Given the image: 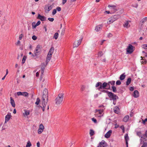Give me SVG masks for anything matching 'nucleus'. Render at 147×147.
Masks as SVG:
<instances>
[{
  "label": "nucleus",
  "instance_id": "nucleus-1",
  "mask_svg": "<svg viewBox=\"0 0 147 147\" xmlns=\"http://www.w3.org/2000/svg\"><path fill=\"white\" fill-rule=\"evenodd\" d=\"M64 98V94H59L55 99V103L57 105H59L62 102Z\"/></svg>",
  "mask_w": 147,
  "mask_h": 147
},
{
  "label": "nucleus",
  "instance_id": "nucleus-2",
  "mask_svg": "<svg viewBox=\"0 0 147 147\" xmlns=\"http://www.w3.org/2000/svg\"><path fill=\"white\" fill-rule=\"evenodd\" d=\"M54 47L53 46L51 47L47 54V63L48 62H49L51 60L52 55L54 52Z\"/></svg>",
  "mask_w": 147,
  "mask_h": 147
},
{
  "label": "nucleus",
  "instance_id": "nucleus-3",
  "mask_svg": "<svg viewBox=\"0 0 147 147\" xmlns=\"http://www.w3.org/2000/svg\"><path fill=\"white\" fill-rule=\"evenodd\" d=\"M46 93V91L45 90H44L43 92V95L42 97V105L43 106L42 109L43 111H45V107L46 106V105L45 103V99L46 98V94H45Z\"/></svg>",
  "mask_w": 147,
  "mask_h": 147
},
{
  "label": "nucleus",
  "instance_id": "nucleus-4",
  "mask_svg": "<svg viewBox=\"0 0 147 147\" xmlns=\"http://www.w3.org/2000/svg\"><path fill=\"white\" fill-rule=\"evenodd\" d=\"M108 96L110 99L113 100L114 101L118 98V97L116 95L111 92H109Z\"/></svg>",
  "mask_w": 147,
  "mask_h": 147
},
{
  "label": "nucleus",
  "instance_id": "nucleus-5",
  "mask_svg": "<svg viewBox=\"0 0 147 147\" xmlns=\"http://www.w3.org/2000/svg\"><path fill=\"white\" fill-rule=\"evenodd\" d=\"M103 112L102 110H98L96 109L95 111V116L96 117H101L103 116L102 115H101L102 113Z\"/></svg>",
  "mask_w": 147,
  "mask_h": 147
},
{
  "label": "nucleus",
  "instance_id": "nucleus-6",
  "mask_svg": "<svg viewBox=\"0 0 147 147\" xmlns=\"http://www.w3.org/2000/svg\"><path fill=\"white\" fill-rule=\"evenodd\" d=\"M134 47L131 45L129 44L127 48V52L129 53H131L134 51Z\"/></svg>",
  "mask_w": 147,
  "mask_h": 147
},
{
  "label": "nucleus",
  "instance_id": "nucleus-7",
  "mask_svg": "<svg viewBox=\"0 0 147 147\" xmlns=\"http://www.w3.org/2000/svg\"><path fill=\"white\" fill-rule=\"evenodd\" d=\"M82 39L81 38L77 41H75L73 44V47L75 48L78 47L81 42Z\"/></svg>",
  "mask_w": 147,
  "mask_h": 147
},
{
  "label": "nucleus",
  "instance_id": "nucleus-8",
  "mask_svg": "<svg viewBox=\"0 0 147 147\" xmlns=\"http://www.w3.org/2000/svg\"><path fill=\"white\" fill-rule=\"evenodd\" d=\"M107 87V83L106 82H104L102 83V84H101V85L99 86L98 88V89L99 90H100L101 89H106V88Z\"/></svg>",
  "mask_w": 147,
  "mask_h": 147
},
{
  "label": "nucleus",
  "instance_id": "nucleus-9",
  "mask_svg": "<svg viewBox=\"0 0 147 147\" xmlns=\"http://www.w3.org/2000/svg\"><path fill=\"white\" fill-rule=\"evenodd\" d=\"M108 7L110 8V10L112 11L111 13H113L117 11V9H116V6L115 5H109Z\"/></svg>",
  "mask_w": 147,
  "mask_h": 147
},
{
  "label": "nucleus",
  "instance_id": "nucleus-10",
  "mask_svg": "<svg viewBox=\"0 0 147 147\" xmlns=\"http://www.w3.org/2000/svg\"><path fill=\"white\" fill-rule=\"evenodd\" d=\"M37 19H40L42 21H45L46 20V18L45 16H42L39 14L38 15Z\"/></svg>",
  "mask_w": 147,
  "mask_h": 147
},
{
  "label": "nucleus",
  "instance_id": "nucleus-11",
  "mask_svg": "<svg viewBox=\"0 0 147 147\" xmlns=\"http://www.w3.org/2000/svg\"><path fill=\"white\" fill-rule=\"evenodd\" d=\"M44 129V127L42 124H41L39 126V128L38 130V134H40L42 133Z\"/></svg>",
  "mask_w": 147,
  "mask_h": 147
},
{
  "label": "nucleus",
  "instance_id": "nucleus-12",
  "mask_svg": "<svg viewBox=\"0 0 147 147\" xmlns=\"http://www.w3.org/2000/svg\"><path fill=\"white\" fill-rule=\"evenodd\" d=\"M102 27V24L98 25L95 27V30L96 32H98L101 29Z\"/></svg>",
  "mask_w": 147,
  "mask_h": 147
},
{
  "label": "nucleus",
  "instance_id": "nucleus-13",
  "mask_svg": "<svg viewBox=\"0 0 147 147\" xmlns=\"http://www.w3.org/2000/svg\"><path fill=\"white\" fill-rule=\"evenodd\" d=\"M47 137L49 139L52 140L55 137L54 135L51 132H48Z\"/></svg>",
  "mask_w": 147,
  "mask_h": 147
},
{
  "label": "nucleus",
  "instance_id": "nucleus-14",
  "mask_svg": "<svg viewBox=\"0 0 147 147\" xmlns=\"http://www.w3.org/2000/svg\"><path fill=\"white\" fill-rule=\"evenodd\" d=\"M112 133V131L111 130H109L107 133L105 135V137L106 138H109Z\"/></svg>",
  "mask_w": 147,
  "mask_h": 147
},
{
  "label": "nucleus",
  "instance_id": "nucleus-15",
  "mask_svg": "<svg viewBox=\"0 0 147 147\" xmlns=\"http://www.w3.org/2000/svg\"><path fill=\"white\" fill-rule=\"evenodd\" d=\"M106 145L104 141H102L99 144L98 147H106Z\"/></svg>",
  "mask_w": 147,
  "mask_h": 147
},
{
  "label": "nucleus",
  "instance_id": "nucleus-16",
  "mask_svg": "<svg viewBox=\"0 0 147 147\" xmlns=\"http://www.w3.org/2000/svg\"><path fill=\"white\" fill-rule=\"evenodd\" d=\"M139 92L137 90H135L133 93V96L135 98H137L139 96Z\"/></svg>",
  "mask_w": 147,
  "mask_h": 147
},
{
  "label": "nucleus",
  "instance_id": "nucleus-17",
  "mask_svg": "<svg viewBox=\"0 0 147 147\" xmlns=\"http://www.w3.org/2000/svg\"><path fill=\"white\" fill-rule=\"evenodd\" d=\"M40 48V46L39 45H37L36 47V49L34 51V54H35V55H36L37 53L39 52V51H38V50Z\"/></svg>",
  "mask_w": 147,
  "mask_h": 147
},
{
  "label": "nucleus",
  "instance_id": "nucleus-18",
  "mask_svg": "<svg viewBox=\"0 0 147 147\" xmlns=\"http://www.w3.org/2000/svg\"><path fill=\"white\" fill-rule=\"evenodd\" d=\"M124 138L126 141V144L127 145V147H128V141L129 140V137L127 134H125L124 136Z\"/></svg>",
  "mask_w": 147,
  "mask_h": 147
},
{
  "label": "nucleus",
  "instance_id": "nucleus-19",
  "mask_svg": "<svg viewBox=\"0 0 147 147\" xmlns=\"http://www.w3.org/2000/svg\"><path fill=\"white\" fill-rule=\"evenodd\" d=\"M10 103L13 107H15L16 105L14 100L13 99V98L11 97H10Z\"/></svg>",
  "mask_w": 147,
  "mask_h": 147
},
{
  "label": "nucleus",
  "instance_id": "nucleus-20",
  "mask_svg": "<svg viewBox=\"0 0 147 147\" xmlns=\"http://www.w3.org/2000/svg\"><path fill=\"white\" fill-rule=\"evenodd\" d=\"M123 26L126 28L129 27L130 26V25L129 24V21H126L123 24Z\"/></svg>",
  "mask_w": 147,
  "mask_h": 147
},
{
  "label": "nucleus",
  "instance_id": "nucleus-21",
  "mask_svg": "<svg viewBox=\"0 0 147 147\" xmlns=\"http://www.w3.org/2000/svg\"><path fill=\"white\" fill-rule=\"evenodd\" d=\"M114 112L117 114H118L119 113V109L118 107H115L113 109Z\"/></svg>",
  "mask_w": 147,
  "mask_h": 147
},
{
  "label": "nucleus",
  "instance_id": "nucleus-22",
  "mask_svg": "<svg viewBox=\"0 0 147 147\" xmlns=\"http://www.w3.org/2000/svg\"><path fill=\"white\" fill-rule=\"evenodd\" d=\"M11 117V115L10 114H8L5 117V122L6 121H8L9 120Z\"/></svg>",
  "mask_w": 147,
  "mask_h": 147
},
{
  "label": "nucleus",
  "instance_id": "nucleus-23",
  "mask_svg": "<svg viewBox=\"0 0 147 147\" xmlns=\"http://www.w3.org/2000/svg\"><path fill=\"white\" fill-rule=\"evenodd\" d=\"M46 66L45 65H44V66H42L41 68V76H43L44 75V70Z\"/></svg>",
  "mask_w": 147,
  "mask_h": 147
},
{
  "label": "nucleus",
  "instance_id": "nucleus-24",
  "mask_svg": "<svg viewBox=\"0 0 147 147\" xmlns=\"http://www.w3.org/2000/svg\"><path fill=\"white\" fill-rule=\"evenodd\" d=\"M114 21L113 18L111 17L108 19V21H107V23L108 24H111L113 23Z\"/></svg>",
  "mask_w": 147,
  "mask_h": 147
},
{
  "label": "nucleus",
  "instance_id": "nucleus-25",
  "mask_svg": "<svg viewBox=\"0 0 147 147\" xmlns=\"http://www.w3.org/2000/svg\"><path fill=\"white\" fill-rule=\"evenodd\" d=\"M112 17L113 19V20H114V21H115V20L119 18L120 17V16L119 15H116L114 16L113 17Z\"/></svg>",
  "mask_w": 147,
  "mask_h": 147
},
{
  "label": "nucleus",
  "instance_id": "nucleus-26",
  "mask_svg": "<svg viewBox=\"0 0 147 147\" xmlns=\"http://www.w3.org/2000/svg\"><path fill=\"white\" fill-rule=\"evenodd\" d=\"M125 75L124 74V73H123L121 76L119 77V79L121 80H123L125 79Z\"/></svg>",
  "mask_w": 147,
  "mask_h": 147
},
{
  "label": "nucleus",
  "instance_id": "nucleus-27",
  "mask_svg": "<svg viewBox=\"0 0 147 147\" xmlns=\"http://www.w3.org/2000/svg\"><path fill=\"white\" fill-rule=\"evenodd\" d=\"M129 119V116L126 115L123 118V121L125 122H126Z\"/></svg>",
  "mask_w": 147,
  "mask_h": 147
},
{
  "label": "nucleus",
  "instance_id": "nucleus-28",
  "mask_svg": "<svg viewBox=\"0 0 147 147\" xmlns=\"http://www.w3.org/2000/svg\"><path fill=\"white\" fill-rule=\"evenodd\" d=\"M131 79L130 78H128L126 82V85L128 86L131 83Z\"/></svg>",
  "mask_w": 147,
  "mask_h": 147
},
{
  "label": "nucleus",
  "instance_id": "nucleus-29",
  "mask_svg": "<svg viewBox=\"0 0 147 147\" xmlns=\"http://www.w3.org/2000/svg\"><path fill=\"white\" fill-rule=\"evenodd\" d=\"M58 35L59 34L57 32L55 33L54 35V38L56 40L58 38Z\"/></svg>",
  "mask_w": 147,
  "mask_h": 147
},
{
  "label": "nucleus",
  "instance_id": "nucleus-30",
  "mask_svg": "<svg viewBox=\"0 0 147 147\" xmlns=\"http://www.w3.org/2000/svg\"><path fill=\"white\" fill-rule=\"evenodd\" d=\"M28 95V93L27 92H22V95L23 96L25 97H27Z\"/></svg>",
  "mask_w": 147,
  "mask_h": 147
},
{
  "label": "nucleus",
  "instance_id": "nucleus-31",
  "mask_svg": "<svg viewBox=\"0 0 147 147\" xmlns=\"http://www.w3.org/2000/svg\"><path fill=\"white\" fill-rule=\"evenodd\" d=\"M94 131L92 129L90 130V134L91 136H93L94 134Z\"/></svg>",
  "mask_w": 147,
  "mask_h": 147
},
{
  "label": "nucleus",
  "instance_id": "nucleus-32",
  "mask_svg": "<svg viewBox=\"0 0 147 147\" xmlns=\"http://www.w3.org/2000/svg\"><path fill=\"white\" fill-rule=\"evenodd\" d=\"M32 145L31 144L29 141H28L26 145V147H30Z\"/></svg>",
  "mask_w": 147,
  "mask_h": 147
},
{
  "label": "nucleus",
  "instance_id": "nucleus-33",
  "mask_svg": "<svg viewBox=\"0 0 147 147\" xmlns=\"http://www.w3.org/2000/svg\"><path fill=\"white\" fill-rule=\"evenodd\" d=\"M102 83L101 82H98L96 83V84L95 85V87H98L99 86H100V85H101Z\"/></svg>",
  "mask_w": 147,
  "mask_h": 147
},
{
  "label": "nucleus",
  "instance_id": "nucleus-34",
  "mask_svg": "<svg viewBox=\"0 0 147 147\" xmlns=\"http://www.w3.org/2000/svg\"><path fill=\"white\" fill-rule=\"evenodd\" d=\"M147 20V17H145V18H143L141 20V22H142V23H144L145 22H146V21Z\"/></svg>",
  "mask_w": 147,
  "mask_h": 147
},
{
  "label": "nucleus",
  "instance_id": "nucleus-35",
  "mask_svg": "<svg viewBox=\"0 0 147 147\" xmlns=\"http://www.w3.org/2000/svg\"><path fill=\"white\" fill-rule=\"evenodd\" d=\"M25 113L24 114V115H25L26 116H27L29 115L30 114V112L29 111H27L26 110H24Z\"/></svg>",
  "mask_w": 147,
  "mask_h": 147
},
{
  "label": "nucleus",
  "instance_id": "nucleus-36",
  "mask_svg": "<svg viewBox=\"0 0 147 147\" xmlns=\"http://www.w3.org/2000/svg\"><path fill=\"white\" fill-rule=\"evenodd\" d=\"M40 101V99L39 98H38L37 99L35 103V104H36V105H38L39 104Z\"/></svg>",
  "mask_w": 147,
  "mask_h": 147
},
{
  "label": "nucleus",
  "instance_id": "nucleus-37",
  "mask_svg": "<svg viewBox=\"0 0 147 147\" xmlns=\"http://www.w3.org/2000/svg\"><path fill=\"white\" fill-rule=\"evenodd\" d=\"M137 135L140 137H141L142 138V134L141 133L140 131H138L137 132Z\"/></svg>",
  "mask_w": 147,
  "mask_h": 147
},
{
  "label": "nucleus",
  "instance_id": "nucleus-38",
  "mask_svg": "<svg viewBox=\"0 0 147 147\" xmlns=\"http://www.w3.org/2000/svg\"><path fill=\"white\" fill-rule=\"evenodd\" d=\"M112 89L113 91V92H116V88L115 86H113L112 87Z\"/></svg>",
  "mask_w": 147,
  "mask_h": 147
},
{
  "label": "nucleus",
  "instance_id": "nucleus-39",
  "mask_svg": "<svg viewBox=\"0 0 147 147\" xmlns=\"http://www.w3.org/2000/svg\"><path fill=\"white\" fill-rule=\"evenodd\" d=\"M26 58L25 56H24L23 57V58L22 59V64H24L25 63V62L26 59Z\"/></svg>",
  "mask_w": 147,
  "mask_h": 147
},
{
  "label": "nucleus",
  "instance_id": "nucleus-40",
  "mask_svg": "<svg viewBox=\"0 0 147 147\" xmlns=\"http://www.w3.org/2000/svg\"><path fill=\"white\" fill-rule=\"evenodd\" d=\"M107 87L106 88V89H110V84L109 83V82L107 83Z\"/></svg>",
  "mask_w": 147,
  "mask_h": 147
},
{
  "label": "nucleus",
  "instance_id": "nucleus-41",
  "mask_svg": "<svg viewBox=\"0 0 147 147\" xmlns=\"http://www.w3.org/2000/svg\"><path fill=\"white\" fill-rule=\"evenodd\" d=\"M109 83L111 85L113 86L115 85V81H112L109 82Z\"/></svg>",
  "mask_w": 147,
  "mask_h": 147
},
{
  "label": "nucleus",
  "instance_id": "nucleus-42",
  "mask_svg": "<svg viewBox=\"0 0 147 147\" xmlns=\"http://www.w3.org/2000/svg\"><path fill=\"white\" fill-rule=\"evenodd\" d=\"M142 47L145 49H147V44L143 45L142 46Z\"/></svg>",
  "mask_w": 147,
  "mask_h": 147
},
{
  "label": "nucleus",
  "instance_id": "nucleus-43",
  "mask_svg": "<svg viewBox=\"0 0 147 147\" xmlns=\"http://www.w3.org/2000/svg\"><path fill=\"white\" fill-rule=\"evenodd\" d=\"M121 82L120 80H117L116 81V84L117 85H120L121 84Z\"/></svg>",
  "mask_w": 147,
  "mask_h": 147
},
{
  "label": "nucleus",
  "instance_id": "nucleus-44",
  "mask_svg": "<svg viewBox=\"0 0 147 147\" xmlns=\"http://www.w3.org/2000/svg\"><path fill=\"white\" fill-rule=\"evenodd\" d=\"M141 147H147V143L144 142Z\"/></svg>",
  "mask_w": 147,
  "mask_h": 147
},
{
  "label": "nucleus",
  "instance_id": "nucleus-45",
  "mask_svg": "<svg viewBox=\"0 0 147 147\" xmlns=\"http://www.w3.org/2000/svg\"><path fill=\"white\" fill-rule=\"evenodd\" d=\"M85 89V86L84 85H82L81 87V90L82 91H84Z\"/></svg>",
  "mask_w": 147,
  "mask_h": 147
},
{
  "label": "nucleus",
  "instance_id": "nucleus-46",
  "mask_svg": "<svg viewBox=\"0 0 147 147\" xmlns=\"http://www.w3.org/2000/svg\"><path fill=\"white\" fill-rule=\"evenodd\" d=\"M57 12V10L56 9H53L52 12V14L54 15Z\"/></svg>",
  "mask_w": 147,
  "mask_h": 147
},
{
  "label": "nucleus",
  "instance_id": "nucleus-47",
  "mask_svg": "<svg viewBox=\"0 0 147 147\" xmlns=\"http://www.w3.org/2000/svg\"><path fill=\"white\" fill-rule=\"evenodd\" d=\"M32 26L33 28H35L36 26V24L34 22H33L32 23Z\"/></svg>",
  "mask_w": 147,
  "mask_h": 147
},
{
  "label": "nucleus",
  "instance_id": "nucleus-48",
  "mask_svg": "<svg viewBox=\"0 0 147 147\" xmlns=\"http://www.w3.org/2000/svg\"><path fill=\"white\" fill-rule=\"evenodd\" d=\"M32 38L33 40H35L37 39V37L36 36L34 35L32 36Z\"/></svg>",
  "mask_w": 147,
  "mask_h": 147
},
{
  "label": "nucleus",
  "instance_id": "nucleus-49",
  "mask_svg": "<svg viewBox=\"0 0 147 147\" xmlns=\"http://www.w3.org/2000/svg\"><path fill=\"white\" fill-rule=\"evenodd\" d=\"M40 23L41 22L40 21H38L36 24L35 26H37L39 25L40 24Z\"/></svg>",
  "mask_w": 147,
  "mask_h": 147
},
{
  "label": "nucleus",
  "instance_id": "nucleus-50",
  "mask_svg": "<svg viewBox=\"0 0 147 147\" xmlns=\"http://www.w3.org/2000/svg\"><path fill=\"white\" fill-rule=\"evenodd\" d=\"M92 120L95 123H97L96 120L94 118H92Z\"/></svg>",
  "mask_w": 147,
  "mask_h": 147
},
{
  "label": "nucleus",
  "instance_id": "nucleus-51",
  "mask_svg": "<svg viewBox=\"0 0 147 147\" xmlns=\"http://www.w3.org/2000/svg\"><path fill=\"white\" fill-rule=\"evenodd\" d=\"M48 20L50 22H53L54 20V19L53 18H48Z\"/></svg>",
  "mask_w": 147,
  "mask_h": 147
},
{
  "label": "nucleus",
  "instance_id": "nucleus-52",
  "mask_svg": "<svg viewBox=\"0 0 147 147\" xmlns=\"http://www.w3.org/2000/svg\"><path fill=\"white\" fill-rule=\"evenodd\" d=\"M56 9V10H57L58 11H60L61 10V8L60 7H57Z\"/></svg>",
  "mask_w": 147,
  "mask_h": 147
},
{
  "label": "nucleus",
  "instance_id": "nucleus-53",
  "mask_svg": "<svg viewBox=\"0 0 147 147\" xmlns=\"http://www.w3.org/2000/svg\"><path fill=\"white\" fill-rule=\"evenodd\" d=\"M17 95L18 96L22 95V92H17Z\"/></svg>",
  "mask_w": 147,
  "mask_h": 147
},
{
  "label": "nucleus",
  "instance_id": "nucleus-54",
  "mask_svg": "<svg viewBox=\"0 0 147 147\" xmlns=\"http://www.w3.org/2000/svg\"><path fill=\"white\" fill-rule=\"evenodd\" d=\"M142 123L144 124H145V123L146 122H147V119H145L144 120L142 119Z\"/></svg>",
  "mask_w": 147,
  "mask_h": 147
},
{
  "label": "nucleus",
  "instance_id": "nucleus-55",
  "mask_svg": "<svg viewBox=\"0 0 147 147\" xmlns=\"http://www.w3.org/2000/svg\"><path fill=\"white\" fill-rule=\"evenodd\" d=\"M120 128L123 130V132H124V127L123 125H122L121 126Z\"/></svg>",
  "mask_w": 147,
  "mask_h": 147
},
{
  "label": "nucleus",
  "instance_id": "nucleus-56",
  "mask_svg": "<svg viewBox=\"0 0 147 147\" xmlns=\"http://www.w3.org/2000/svg\"><path fill=\"white\" fill-rule=\"evenodd\" d=\"M52 8V7L51 6H50L48 7V11H50V10H51Z\"/></svg>",
  "mask_w": 147,
  "mask_h": 147
},
{
  "label": "nucleus",
  "instance_id": "nucleus-57",
  "mask_svg": "<svg viewBox=\"0 0 147 147\" xmlns=\"http://www.w3.org/2000/svg\"><path fill=\"white\" fill-rule=\"evenodd\" d=\"M102 92H106L107 93V94H108L109 92H110L108 91V90H103L102 91Z\"/></svg>",
  "mask_w": 147,
  "mask_h": 147
},
{
  "label": "nucleus",
  "instance_id": "nucleus-58",
  "mask_svg": "<svg viewBox=\"0 0 147 147\" xmlns=\"http://www.w3.org/2000/svg\"><path fill=\"white\" fill-rule=\"evenodd\" d=\"M102 55V52L101 51L99 52L98 54V56H101Z\"/></svg>",
  "mask_w": 147,
  "mask_h": 147
},
{
  "label": "nucleus",
  "instance_id": "nucleus-59",
  "mask_svg": "<svg viewBox=\"0 0 147 147\" xmlns=\"http://www.w3.org/2000/svg\"><path fill=\"white\" fill-rule=\"evenodd\" d=\"M22 36H23V34H21L20 35V36H19V40H21L22 39Z\"/></svg>",
  "mask_w": 147,
  "mask_h": 147
},
{
  "label": "nucleus",
  "instance_id": "nucleus-60",
  "mask_svg": "<svg viewBox=\"0 0 147 147\" xmlns=\"http://www.w3.org/2000/svg\"><path fill=\"white\" fill-rule=\"evenodd\" d=\"M67 2V0H62V4H64Z\"/></svg>",
  "mask_w": 147,
  "mask_h": 147
},
{
  "label": "nucleus",
  "instance_id": "nucleus-61",
  "mask_svg": "<svg viewBox=\"0 0 147 147\" xmlns=\"http://www.w3.org/2000/svg\"><path fill=\"white\" fill-rule=\"evenodd\" d=\"M129 90L131 91H133L134 90V88L133 87H130V88H129Z\"/></svg>",
  "mask_w": 147,
  "mask_h": 147
},
{
  "label": "nucleus",
  "instance_id": "nucleus-62",
  "mask_svg": "<svg viewBox=\"0 0 147 147\" xmlns=\"http://www.w3.org/2000/svg\"><path fill=\"white\" fill-rule=\"evenodd\" d=\"M40 144L39 142L37 143V147H40Z\"/></svg>",
  "mask_w": 147,
  "mask_h": 147
},
{
  "label": "nucleus",
  "instance_id": "nucleus-63",
  "mask_svg": "<svg viewBox=\"0 0 147 147\" xmlns=\"http://www.w3.org/2000/svg\"><path fill=\"white\" fill-rule=\"evenodd\" d=\"M112 36V35L111 33H109L107 35V36L108 37H111Z\"/></svg>",
  "mask_w": 147,
  "mask_h": 147
},
{
  "label": "nucleus",
  "instance_id": "nucleus-64",
  "mask_svg": "<svg viewBox=\"0 0 147 147\" xmlns=\"http://www.w3.org/2000/svg\"><path fill=\"white\" fill-rule=\"evenodd\" d=\"M144 136L147 138V130L145 132V134H144Z\"/></svg>",
  "mask_w": 147,
  "mask_h": 147
}]
</instances>
